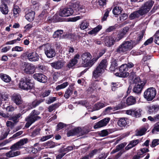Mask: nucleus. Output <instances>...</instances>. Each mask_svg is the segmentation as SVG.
I'll return each mask as SVG.
<instances>
[{
	"instance_id": "6e6d98bb",
	"label": "nucleus",
	"mask_w": 159,
	"mask_h": 159,
	"mask_svg": "<svg viewBox=\"0 0 159 159\" xmlns=\"http://www.w3.org/2000/svg\"><path fill=\"white\" fill-rule=\"evenodd\" d=\"M98 135L101 137H105L109 134V133L107 129H104L98 133Z\"/></svg>"
},
{
	"instance_id": "a18cd8bd",
	"label": "nucleus",
	"mask_w": 159,
	"mask_h": 159,
	"mask_svg": "<svg viewBox=\"0 0 159 159\" xmlns=\"http://www.w3.org/2000/svg\"><path fill=\"white\" fill-rule=\"evenodd\" d=\"M89 25V23L85 20L83 21L80 25V28L82 30L87 28Z\"/></svg>"
},
{
	"instance_id": "72a5a7b5",
	"label": "nucleus",
	"mask_w": 159,
	"mask_h": 159,
	"mask_svg": "<svg viewBox=\"0 0 159 159\" xmlns=\"http://www.w3.org/2000/svg\"><path fill=\"white\" fill-rule=\"evenodd\" d=\"M122 11L123 9L121 7L116 6L113 8L112 10V12L114 15H118L120 14Z\"/></svg>"
},
{
	"instance_id": "864d4df0",
	"label": "nucleus",
	"mask_w": 159,
	"mask_h": 159,
	"mask_svg": "<svg viewBox=\"0 0 159 159\" xmlns=\"http://www.w3.org/2000/svg\"><path fill=\"white\" fill-rule=\"evenodd\" d=\"M8 95L4 93H0V98L2 101L7 100L8 99Z\"/></svg>"
},
{
	"instance_id": "0eeeda50",
	"label": "nucleus",
	"mask_w": 159,
	"mask_h": 159,
	"mask_svg": "<svg viewBox=\"0 0 159 159\" xmlns=\"http://www.w3.org/2000/svg\"><path fill=\"white\" fill-rule=\"evenodd\" d=\"M134 66V64L130 62L127 64H124L120 66L119 68V72L116 73V76L122 78H125L129 75V73L128 72L129 69Z\"/></svg>"
},
{
	"instance_id": "2eb2a0df",
	"label": "nucleus",
	"mask_w": 159,
	"mask_h": 159,
	"mask_svg": "<svg viewBox=\"0 0 159 159\" xmlns=\"http://www.w3.org/2000/svg\"><path fill=\"white\" fill-rule=\"evenodd\" d=\"M44 50L45 55L48 58H52L55 56V50L50 45H46Z\"/></svg>"
},
{
	"instance_id": "4c0bfd02",
	"label": "nucleus",
	"mask_w": 159,
	"mask_h": 159,
	"mask_svg": "<svg viewBox=\"0 0 159 159\" xmlns=\"http://www.w3.org/2000/svg\"><path fill=\"white\" fill-rule=\"evenodd\" d=\"M20 152L19 151L13 152L12 150H11L6 153L5 154L6 157H13L18 156L20 154Z\"/></svg>"
},
{
	"instance_id": "49530a36",
	"label": "nucleus",
	"mask_w": 159,
	"mask_h": 159,
	"mask_svg": "<svg viewBox=\"0 0 159 159\" xmlns=\"http://www.w3.org/2000/svg\"><path fill=\"white\" fill-rule=\"evenodd\" d=\"M105 106L104 103L102 102H98L94 105V109L95 110H99Z\"/></svg>"
},
{
	"instance_id": "8fccbe9b",
	"label": "nucleus",
	"mask_w": 159,
	"mask_h": 159,
	"mask_svg": "<svg viewBox=\"0 0 159 159\" xmlns=\"http://www.w3.org/2000/svg\"><path fill=\"white\" fill-rule=\"evenodd\" d=\"M68 84L69 83L68 82H64L61 84L57 85L56 88V90H58L61 89H64L68 86Z\"/></svg>"
},
{
	"instance_id": "a211bd4d",
	"label": "nucleus",
	"mask_w": 159,
	"mask_h": 159,
	"mask_svg": "<svg viewBox=\"0 0 159 159\" xmlns=\"http://www.w3.org/2000/svg\"><path fill=\"white\" fill-rule=\"evenodd\" d=\"M41 129L39 127L35 126L32 127L29 130V134L30 136L34 137L40 135Z\"/></svg>"
},
{
	"instance_id": "4be33fe9",
	"label": "nucleus",
	"mask_w": 159,
	"mask_h": 159,
	"mask_svg": "<svg viewBox=\"0 0 159 159\" xmlns=\"http://www.w3.org/2000/svg\"><path fill=\"white\" fill-rule=\"evenodd\" d=\"M129 122L127 118H120L118 119L117 124L120 127H125L128 125Z\"/></svg>"
},
{
	"instance_id": "a19ab883",
	"label": "nucleus",
	"mask_w": 159,
	"mask_h": 159,
	"mask_svg": "<svg viewBox=\"0 0 159 159\" xmlns=\"http://www.w3.org/2000/svg\"><path fill=\"white\" fill-rule=\"evenodd\" d=\"M106 49H102L94 58L97 61L98 59L101 57L106 52Z\"/></svg>"
},
{
	"instance_id": "ddd939ff",
	"label": "nucleus",
	"mask_w": 159,
	"mask_h": 159,
	"mask_svg": "<svg viewBox=\"0 0 159 159\" xmlns=\"http://www.w3.org/2000/svg\"><path fill=\"white\" fill-rule=\"evenodd\" d=\"M45 100L44 99H41L39 100L35 99L31 103L26 104L25 110H28L34 108L39 105L41 103L43 102Z\"/></svg>"
},
{
	"instance_id": "1a4fd4ad",
	"label": "nucleus",
	"mask_w": 159,
	"mask_h": 159,
	"mask_svg": "<svg viewBox=\"0 0 159 159\" xmlns=\"http://www.w3.org/2000/svg\"><path fill=\"white\" fill-rule=\"evenodd\" d=\"M11 100L14 103L19 107L20 109L22 110L26 108V103L24 102L20 94L14 93L11 97Z\"/></svg>"
},
{
	"instance_id": "c756f323",
	"label": "nucleus",
	"mask_w": 159,
	"mask_h": 159,
	"mask_svg": "<svg viewBox=\"0 0 159 159\" xmlns=\"http://www.w3.org/2000/svg\"><path fill=\"white\" fill-rule=\"evenodd\" d=\"M81 58L84 63L86 62V61H88L89 60L91 59L92 56L90 53L85 52L82 54Z\"/></svg>"
},
{
	"instance_id": "f257e3e1",
	"label": "nucleus",
	"mask_w": 159,
	"mask_h": 159,
	"mask_svg": "<svg viewBox=\"0 0 159 159\" xmlns=\"http://www.w3.org/2000/svg\"><path fill=\"white\" fill-rule=\"evenodd\" d=\"M129 28L126 26L120 30L118 34L113 33L110 36H106L103 39L105 45L107 47H111L115 44L116 42H118L125 37Z\"/></svg>"
},
{
	"instance_id": "de8ad7c7",
	"label": "nucleus",
	"mask_w": 159,
	"mask_h": 159,
	"mask_svg": "<svg viewBox=\"0 0 159 159\" xmlns=\"http://www.w3.org/2000/svg\"><path fill=\"white\" fill-rule=\"evenodd\" d=\"M147 130V129L146 128L144 127L143 128L136 132V135L137 136H142L145 134Z\"/></svg>"
},
{
	"instance_id": "a878e982",
	"label": "nucleus",
	"mask_w": 159,
	"mask_h": 159,
	"mask_svg": "<svg viewBox=\"0 0 159 159\" xmlns=\"http://www.w3.org/2000/svg\"><path fill=\"white\" fill-rule=\"evenodd\" d=\"M74 85L73 84H71V85L70 86V87L68 88L66 91L65 94L64 95V97L66 99H68L72 94Z\"/></svg>"
},
{
	"instance_id": "4d7b16f0",
	"label": "nucleus",
	"mask_w": 159,
	"mask_h": 159,
	"mask_svg": "<svg viewBox=\"0 0 159 159\" xmlns=\"http://www.w3.org/2000/svg\"><path fill=\"white\" fill-rule=\"evenodd\" d=\"M153 37L154 38V42L159 45V33L156 32Z\"/></svg>"
},
{
	"instance_id": "412c9836",
	"label": "nucleus",
	"mask_w": 159,
	"mask_h": 159,
	"mask_svg": "<svg viewBox=\"0 0 159 159\" xmlns=\"http://www.w3.org/2000/svg\"><path fill=\"white\" fill-rule=\"evenodd\" d=\"M35 12L31 10H29L25 12V17L29 22H32L34 19Z\"/></svg>"
},
{
	"instance_id": "58836bf2",
	"label": "nucleus",
	"mask_w": 159,
	"mask_h": 159,
	"mask_svg": "<svg viewBox=\"0 0 159 159\" xmlns=\"http://www.w3.org/2000/svg\"><path fill=\"white\" fill-rule=\"evenodd\" d=\"M144 33V31L142 30L141 32V33L139 34L138 37L137 38L136 41H133L134 43V45H136L140 43V41L142 39L143 37Z\"/></svg>"
},
{
	"instance_id": "7c9ffc66",
	"label": "nucleus",
	"mask_w": 159,
	"mask_h": 159,
	"mask_svg": "<svg viewBox=\"0 0 159 159\" xmlns=\"http://www.w3.org/2000/svg\"><path fill=\"white\" fill-rule=\"evenodd\" d=\"M88 61H86V62L83 63L84 66L85 67L90 68L97 61L96 60H95L94 57L92 59L89 60Z\"/></svg>"
},
{
	"instance_id": "2f4dec72",
	"label": "nucleus",
	"mask_w": 159,
	"mask_h": 159,
	"mask_svg": "<svg viewBox=\"0 0 159 159\" xmlns=\"http://www.w3.org/2000/svg\"><path fill=\"white\" fill-rule=\"evenodd\" d=\"M0 11L3 14H7L9 12L7 5L1 4L0 5Z\"/></svg>"
},
{
	"instance_id": "9d476101",
	"label": "nucleus",
	"mask_w": 159,
	"mask_h": 159,
	"mask_svg": "<svg viewBox=\"0 0 159 159\" xmlns=\"http://www.w3.org/2000/svg\"><path fill=\"white\" fill-rule=\"evenodd\" d=\"M157 91L155 88L150 87L147 89L144 92L143 94L144 98L148 101L152 100L155 97Z\"/></svg>"
},
{
	"instance_id": "9b49d317",
	"label": "nucleus",
	"mask_w": 159,
	"mask_h": 159,
	"mask_svg": "<svg viewBox=\"0 0 159 159\" xmlns=\"http://www.w3.org/2000/svg\"><path fill=\"white\" fill-rule=\"evenodd\" d=\"M22 67L24 73L27 75L32 74L35 71V66L28 62H24Z\"/></svg>"
},
{
	"instance_id": "bb28decb",
	"label": "nucleus",
	"mask_w": 159,
	"mask_h": 159,
	"mask_svg": "<svg viewBox=\"0 0 159 159\" xmlns=\"http://www.w3.org/2000/svg\"><path fill=\"white\" fill-rule=\"evenodd\" d=\"M63 31L62 30H57L55 31L53 35V37L54 38L61 39L63 38Z\"/></svg>"
},
{
	"instance_id": "393cba45",
	"label": "nucleus",
	"mask_w": 159,
	"mask_h": 159,
	"mask_svg": "<svg viewBox=\"0 0 159 159\" xmlns=\"http://www.w3.org/2000/svg\"><path fill=\"white\" fill-rule=\"evenodd\" d=\"M148 113L150 114H155L159 111V106L154 105L148 107Z\"/></svg>"
},
{
	"instance_id": "5701e85b",
	"label": "nucleus",
	"mask_w": 159,
	"mask_h": 159,
	"mask_svg": "<svg viewBox=\"0 0 159 159\" xmlns=\"http://www.w3.org/2000/svg\"><path fill=\"white\" fill-rule=\"evenodd\" d=\"M39 56L35 52L29 53L28 60L31 61H36L39 60Z\"/></svg>"
},
{
	"instance_id": "680f3d73",
	"label": "nucleus",
	"mask_w": 159,
	"mask_h": 159,
	"mask_svg": "<svg viewBox=\"0 0 159 159\" xmlns=\"http://www.w3.org/2000/svg\"><path fill=\"white\" fill-rule=\"evenodd\" d=\"M159 144V139H154L152 140L150 146L152 148H154Z\"/></svg>"
},
{
	"instance_id": "f704fd0d",
	"label": "nucleus",
	"mask_w": 159,
	"mask_h": 159,
	"mask_svg": "<svg viewBox=\"0 0 159 159\" xmlns=\"http://www.w3.org/2000/svg\"><path fill=\"white\" fill-rule=\"evenodd\" d=\"M0 77L2 80L6 83L10 82L11 80L9 76L3 73H2L0 74Z\"/></svg>"
},
{
	"instance_id": "e433bc0d",
	"label": "nucleus",
	"mask_w": 159,
	"mask_h": 159,
	"mask_svg": "<svg viewBox=\"0 0 159 159\" xmlns=\"http://www.w3.org/2000/svg\"><path fill=\"white\" fill-rule=\"evenodd\" d=\"M79 127V135L80 136H82L85 134H86L90 131V129L87 128H82L80 127Z\"/></svg>"
},
{
	"instance_id": "c03bdc74",
	"label": "nucleus",
	"mask_w": 159,
	"mask_h": 159,
	"mask_svg": "<svg viewBox=\"0 0 159 159\" xmlns=\"http://www.w3.org/2000/svg\"><path fill=\"white\" fill-rule=\"evenodd\" d=\"M111 9L112 8L111 7L108 8L106 10V11L101 19L102 22L104 21L107 20V17L109 16V12L111 10Z\"/></svg>"
},
{
	"instance_id": "39448f33",
	"label": "nucleus",
	"mask_w": 159,
	"mask_h": 159,
	"mask_svg": "<svg viewBox=\"0 0 159 159\" xmlns=\"http://www.w3.org/2000/svg\"><path fill=\"white\" fill-rule=\"evenodd\" d=\"M108 63L106 59H104L98 64L93 72V77L96 79L100 76L107 68Z\"/></svg>"
},
{
	"instance_id": "7ed1b4c3",
	"label": "nucleus",
	"mask_w": 159,
	"mask_h": 159,
	"mask_svg": "<svg viewBox=\"0 0 159 159\" xmlns=\"http://www.w3.org/2000/svg\"><path fill=\"white\" fill-rule=\"evenodd\" d=\"M134 44L133 41L125 40L116 49L115 52L120 54L126 53L135 46Z\"/></svg>"
},
{
	"instance_id": "37998d69",
	"label": "nucleus",
	"mask_w": 159,
	"mask_h": 159,
	"mask_svg": "<svg viewBox=\"0 0 159 159\" xmlns=\"http://www.w3.org/2000/svg\"><path fill=\"white\" fill-rule=\"evenodd\" d=\"M60 105L58 103L52 104L49 106L48 108V111L52 112L55 109L57 108Z\"/></svg>"
},
{
	"instance_id": "f8f14e48",
	"label": "nucleus",
	"mask_w": 159,
	"mask_h": 159,
	"mask_svg": "<svg viewBox=\"0 0 159 159\" xmlns=\"http://www.w3.org/2000/svg\"><path fill=\"white\" fill-rule=\"evenodd\" d=\"M138 80V83H135V84L133 88V91L134 93L137 94H139L141 93L142 89L145 85V83L143 82L142 83L141 82H140V79L139 78L138 79L137 78H135L134 80V82L135 83L136 82V80Z\"/></svg>"
},
{
	"instance_id": "09e8293b",
	"label": "nucleus",
	"mask_w": 159,
	"mask_h": 159,
	"mask_svg": "<svg viewBox=\"0 0 159 159\" xmlns=\"http://www.w3.org/2000/svg\"><path fill=\"white\" fill-rule=\"evenodd\" d=\"M119 83L118 82H112L111 84V87L112 91H115L117 88L120 87Z\"/></svg>"
},
{
	"instance_id": "4468645a",
	"label": "nucleus",
	"mask_w": 159,
	"mask_h": 159,
	"mask_svg": "<svg viewBox=\"0 0 159 159\" xmlns=\"http://www.w3.org/2000/svg\"><path fill=\"white\" fill-rule=\"evenodd\" d=\"M74 13V10L71 7H66L60 9L59 16L61 17H68L72 15Z\"/></svg>"
},
{
	"instance_id": "052dcab7",
	"label": "nucleus",
	"mask_w": 159,
	"mask_h": 159,
	"mask_svg": "<svg viewBox=\"0 0 159 159\" xmlns=\"http://www.w3.org/2000/svg\"><path fill=\"white\" fill-rule=\"evenodd\" d=\"M53 136V134H51L49 135H48L43 136L40 139V141L42 142L44 141L52 138Z\"/></svg>"
},
{
	"instance_id": "13d9d810",
	"label": "nucleus",
	"mask_w": 159,
	"mask_h": 159,
	"mask_svg": "<svg viewBox=\"0 0 159 159\" xmlns=\"http://www.w3.org/2000/svg\"><path fill=\"white\" fill-rule=\"evenodd\" d=\"M57 100V97H50L48 100L46 101V103L48 104H50Z\"/></svg>"
},
{
	"instance_id": "69168bd1",
	"label": "nucleus",
	"mask_w": 159,
	"mask_h": 159,
	"mask_svg": "<svg viewBox=\"0 0 159 159\" xmlns=\"http://www.w3.org/2000/svg\"><path fill=\"white\" fill-rule=\"evenodd\" d=\"M0 116L5 118H9L10 116V114L8 113H4L2 111L0 110Z\"/></svg>"
},
{
	"instance_id": "6e6552de",
	"label": "nucleus",
	"mask_w": 159,
	"mask_h": 159,
	"mask_svg": "<svg viewBox=\"0 0 159 159\" xmlns=\"http://www.w3.org/2000/svg\"><path fill=\"white\" fill-rule=\"evenodd\" d=\"M40 112L37 110H34L32 111L29 116L25 118V120L27 122L25 125V127L28 128L35 121L41 119V117L39 116Z\"/></svg>"
},
{
	"instance_id": "6ab92c4d",
	"label": "nucleus",
	"mask_w": 159,
	"mask_h": 159,
	"mask_svg": "<svg viewBox=\"0 0 159 159\" xmlns=\"http://www.w3.org/2000/svg\"><path fill=\"white\" fill-rule=\"evenodd\" d=\"M64 64V62L61 60H58L50 63L52 67L57 70L61 69Z\"/></svg>"
},
{
	"instance_id": "c9c22d12",
	"label": "nucleus",
	"mask_w": 159,
	"mask_h": 159,
	"mask_svg": "<svg viewBox=\"0 0 159 159\" xmlns=\"http://www.w3.org/2000/svg\"><path fill=\"white\" fill-rule=\"evenodd\" d=\"M21 116V114L20 113L15 114L12 116H11L10 115V117H9V119L13 121L14 123H16L18 121L17 120Z\"/></svg>"
},
{
	"instance_id": "423d86ee",
	"label": "nucleus",
	"mask_w": 159,
	"mask_h": 159,
	"mask_svg": "<svg viewBox=\"0 0 159 159\" xmlns=\"http://www.w3.org/2000/svg\"><path fill=\"white\" fill-rule=\"evenodd\" d=\"M136 102L135 98L133 96H130L126 99L123 98L120 103L115 106L114 109L115 110L122 109L126 107L134 105Z\"/></svg>"
},
{
	"instance_id": "cd10ccee",
	"label": "nucleus",
	"mask_w": 159,
	"mask_h": 159,
	"mask_svg": "<svg viewBox=\"0 0 159 159\" xmlns=\"http://www.w3.org/2000/svg\"><path fill=\"white\" fill-rule=\"evenodd\" d=\"M119 67L118 66V61L116 60H113L111 62V66L109 68L110 71H114L116 69H119Z\"/></svg>"
},
{
	"instance_id": "c85d7f7f",
	"label": "nucleus",
	"mask_w": 159,
	"mask_h": 159,
	"mask_svg": "<svg viewBox=\"0 0 159 159\" xmlns=\"http://www.w3.org/2000/svg\"><path fill=\"white\" fill-rule=\"evenodd\" d=\"M60 144H58L57 143H55L52 141L50 140L45 143H44V146L47 148H52L55 147L60 145Z\"/></svg>"
},
{
	"instance_id": "603ef678",
	"label": "nucleus",
	"mask_w": 159,
	"mask_h": 159,
	"mask_svg": "<svg viewBox=\"0 0 159 159\" xmlns=\"http://www.w3.org/2000/svg\"><path fill=\"white\" fill-rule=\"evenodd\" d=\"M28 140V139L27 138H24L20 139V141L16 143L17 144L18 146H19L20 148V146L26 144Z\"/></svg>"
},
{
	"instance_id": "aec40b11",
	"label": "nucleus",
	"mask_w": 159,
	"mask_h": 159,
	"mask_svg": "<svg viewBox=\"0 0 159 159\" xmlns=\"http://www.w3.org/2000/svg\"><path fill=\"white\" fill-rule=\"evenodd\" d=\"M107 0H93L91 3L93 8H98V6L103 7L106 4Z\"/></svg>"
},
{
	"instance_id": "473e14b6",
	"label": "nucleus",
	"mask_w": 159,
	"mask_h": 159,
	"mask_svg": "<svg viewBox=\"0 0 159 159\" xmlns=\"http://www.w3.org/2000/svg\"><path fill=\"white\" fill-rule=\"evenodd\" d=\"M13 10L14 17H16L18 16L21 11L20 8L17 5L14 6Z\"/></svg>"
},
{
	"instance_id": "e2e57ef3",
	"label": "nucleus",
	"mask_w": 159,
	"mask_h": 159,
	"mask_svg": "<svg viewBox=\"0 0 159 159\" xmlns=\"http://www.w3.org/2000/svg\"><path fill=\"white\" fill-rule=\"evenodd\" d=\"M117 26L116 25L113 26H109L107 29L106 30V32H110L113 31L114 30H115L117 28Z\"/></svg>"
},
{
	"instance_id": "20e7f679",
	"label": "nucleus",
	"mask_w": 159,
	"mask_h": 159,
	"mask_svg": "<svg viewBox=\"0 0 159 159\" xmlns=\"http://www.w3.org/2000/svg\"><path fill=\"white\" fill-rule=\"evenodd\" d=\"M34 85L32 79L29 76H26L20 79L19 86L22 89L28 91L33 89Z\"/></svg>"
},
{
	"instance_id": "b1692460",
	"label": "nucleus",
	"mask_w": 159,
	"mask_h": 159,
	"mask_svg": "<svg viewBox=\"0 0 159 159\" xmlns=\"http://www.w3.org/2000/svg\"><path fill=\"white\" fill-rule=\"evenodd\" d=\"M79 128L77 127L74 128L73 129L68 131L66 134L67 136L69 137L71 136H74L79 135Z\"/></svg>"
},
{
	"instance_id": "0e129e2a",
	"label": "nucleus",
	"mask_w": 159,
	"mask_h": 159,
	"mask_svg": "<svg viewBox=\"0 0 159 159\" xmlns=\"http://www.w3.org/2000/svg\"><path fill=\"white\" fill-rule=\"evenodd\" d=\"M139 139L134 140L130 141V144L132 145L133 147L137 145L139 142Z\"/></svg>"
},
{
	"instance_id": "5fc2aeb1",
	"label": "nucleus",
	"mask_w": 159,
	"mask_h": 159,
	"mask_svg": "<svg viewBox=\"0 0 159 159\" xmlns=\"http://www.w3.org/2000/svg\"><path fill=\"white\" fill-rule=\"evenodd\" d=\"M110 120V118L106 117L100 120V121L102 124V125H103V127L107 125V123L109 122Z\"/></svg>"
},
{
	"instance_id": "bf43d9fd",
	"label": "nucleus",
	"mask_w": 159,
	"mask_h": 159,
	"mask_svg": "<svg viewBox=\"0 0 159 159\" xmlns=\"http://www.w3.org/2000/svg\"><path fill=\"white\" fill-rule=\"evenodd\" d=\"M98 152V150L97 149H94L91 151L89 154L87 155L88 156L89 158H92L93 156L96 154Z\"/></svg>"
},
{
	"instance_id": "dca6fc26",
	"label": "nucleus",
	"mask_w": 159,
	"mask_h": 159,
	"mask_svg": "<svg viewBox=\"0 0 159 159\" xmlns=\"http://www.w3.org/2000/svg\"><path fill=\"white\" fill-rule=\"evenodd\" d=\"M80 56L79 54H76L74 58L70 59L66 65V67L70 69V68L73 69L75 66L78 63V59H79Z\"/></svg>"
},
{
	"instance_id": "f3484780",
	"label": "nucleus",
	"mask_w": 159,
	"mask_h": 159,
	"mask_svg": "<svg viewBox=\"0 0 159 159\" xmlns=\"http://www.w3.org/2000/svg\"><path fill=\"white\" fill-rule=\"evenodd\" d=\"M33 76L35 80L40 83H45L47 82V77L43 74L36 73Z\"/></svg>"
},
{
	"instance_id": "79ce46f5",
	"label": "nucleus",
	"mask_w": 159,
	"mask_h": 159,
	"mask_svg": "<svg viewBox=\"0 0 159 159\" xmlns=\"http://www.w3.org/2000/svg\"><path fill=\"white\" fill-rule=\"evenodd\" d=\"M102 28L101 26L98 25L89 32V34H96Z\"/></svg>"
},
{
	"instance_id": "f03ea898",
	"label": "nucleus",
	"mask_w": 159,
	"mask_h": 159,
	"mask_svg": "<svg viewBox=\"0 0 159 159\" xmlns=\"http://www.w3.org/2000/svg\"><path fill=\"white\" fill-rule=\"evenodd\" d=\"M154 2L152 0H149L145 2L139 10L131 13L129 16L131 20L139 18L140 16H143L148 13L152 7Z\"/></svg>"
},
{
	"instance_id": "338daca9",
	"label": "nucleus",
	"mask_w": 159,
	"mask_h": 159,
	"mask_svg": "<svg viewBox=\"0 0 159 159\" xmlns=\"http://www.w3.org/2000/svg\"><path fill=\"white\" fill-rule=\"evenodd\" d=\"M83 16H78L73 18H69V21L72 22H75L80 19H82Z\"/></svg>"
},
{
	"instance_id": "3c124183",
	"label": "nucleus",
	"mask_w": 159,
	"mask_h": 159,
	"mask_svg": "<svg viewBox=\"0 0 159 159\" xmlns=\"http://www.w3.org/2000/svg\"><path fill=\"white\" fill-rule=\"evenodd\" d=\"M66 126V124L61 122H59L56 126V131H58L60 129Z\"/></svg>"
},
{
	"instance_id": "ea45409f",
	"label": "nucleus",
	"mask_w": 159,
	"mask_h": 159,
	"mask_svg": "<svg viewBox=\"0 0 159 159\" xmlns=\"http://www.w3.org/2000/svg\"><path fill=\"white\" fill-rule=\"evenodd\" d=\"M142 110L140 109H133V116L135 117H139L141 116Z\"/></svg>"
},
{
	"instance_id": "774afa93",
	"label": "nucleus",
	"mask_w": 159,
	"mask_h": 159,
	"mask_svg": "<svg viewBox=\"0 0 159 159\" xmlns=\"http://www.w3.org/2000/svg\"><path fill=\"white\" fill-rule=\"evenodd\" d=\"M4 108H5L6 111L7 113L13 111L14 110V108L11 105L7 106L6 107H4Z\"/></svg>"
}]
</instances>
